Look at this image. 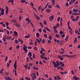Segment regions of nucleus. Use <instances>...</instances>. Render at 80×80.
<instances>
[{
    "label": "nucleus",
    "mask_w": 80,
    "mask_h": 80,
    "mask_svg": "<svg viewBox=\"0 0 80 80\" xmlns=\"http://www.w3.org/2000/svg\"><path fill=\"white\" fill-rule=\"evenodd\" d=\"M53 18H54V17L53 16V15H52L49 18L50 21H52L53 20Z\"/></svg>",
    "instance_id": "f03ea898"
},
{
    "label": "nucleus",
    "mask_w": 80,
    "mask_h": 80,
    "mask_svg": "<svg viewBox=\"0 0 80 80\" xmlns=\"http://www.w3.org/2000/svg\"><path fill=\"white\" fill-rule=\"evenodd\" d=\"M42 43H45V39H43L42 41Z\"/></svg>",
    "instance_id": "5fc2aeb1"
},
{
    "label": "nucleus",
    "mask_w": 80,
    "mask_h": 80,
    "mask_svg": "<svg viewBox=\"0 0 80 80\" xmlns=\"http://www.w3.org/2000/svg\"><path fill=\"white\" fill-rule=\"evenodd\" d=\"M48 8H52V7L51 5H49L48 6Z\"/></svg>",
    "instance_id": "de8ad7c7"
},
{
    "label": "nucleus",
    "mask_w": 80,
    "mask_h": 80,
    "mask_svg": "<svg viewBox=\"0 0 80 80\" xmlns=\"http://www.w3.org/2000/svg\"><path fill=\"white\" fill-rule=\"evenodd\" d=\"M63 42L62 40H61L60 41L59 44L60 45H62L63 44Z\"/></svg>",
    "instance_id": "dca6fc26"
},
{
    "label": "nucleus",
    "mask_w": 80,
    "mask_h": 80,
    "mask_svg": "<svg viewBox=\"0 0 80 80\" xmlns=\"http://www.w3.org/2000/svg\"><path fill=\"white\" fill-rule=\"evenodd\" d=\"M6 15H7L8 14V8L7 6L6 7Z\"/></svg>",
    "instance_id": "20e7f679"
},
{
    "label": "nucleus",
    "mask_w": 80,
    "mask_h": 80,
    "mask_svg": "<svg viewBox=\"0 0 80 80\" xmlns=\"http://www.w3.org/2000/svg\"><path fill=\"white\" fill-rule=\"evenodd\" d=\"M54 32L55 33H58V31H57V29H54Z\"/></svg>",
    "instance_id": "6ab92c4d"
},
{
    "label": "nucleus",
    "mask_w": 80,
    "mask_h": 80,
    "mask_svg": "<svg viewBox=\"0 0 80 80\" xmlns=\"http://www.w3.org/2000/svg\"><path fill=\"white\" fill-rule=\"evenodd\" d=\"M44 37H45V38H47V35L46 34H44Z\"/></svg>",
    "instance_id": "c9c22d12"
},
{
    "label": "nucleus",
    "mask_w": 80,
    "mask_h": 80,
    "mask_svg": "<svg viewBox=\"0 0 80 80\" xmlns=\"http://www.w3.org/2000/svg\"><path fill=\"white\" fill-rule=\"evenodd\" d=\"M68 35H67L65 39V40L66 42L68 40Z\"/></svg>",
    "instance_id": "5701e85b"
},
{
    "label": "nucleus",
    "mask_w": 80,
    "mask_h": 80,
    "mask_svg": "<svg viewBox=\"0 0 80 80\" xmlns=\"http://www.w3.org/2000/svg\"><path fill=\"white\" fill-rule=\"evenodd\" d=\"M28 55L29 56H32V52H29L28 53Z\"/></svg>",
    "instance_id": "c756f323"
},
{
    "label": "nucleus",
    "mask_w": 80,
    "mask_h": 80,
    "mask_svg": "<svg viewBox=\"0 0 80 80\" xmlns=\"http://www.w3.org/2000/svg\"><path fill=\"white\" fill-rule=\"evenodd\" d=\"M10 63H8L7 64V67L8 68V67H9L10 66Z\"/></svg>",
    "instance_id": "603ef678"
},
{
    "label": "nucleus",
    "mask_w": 80,
    "mask_h": 80,
    "mask_svg": "<svg viewBox=\"0 0 80 80\" xmlns=\"http://www.w3.org/2000/svg\"><path fill=\"white\" fill-rule=\"evenodd\" d=\"M78 18H79V16H77L76 19V22H77V21H78Z\"/></svg>",
    "instance_id": "a878e982"
},
{
    "label": "nucleus",
    "mask_w": 80,
    "mask_h": 80,
    "mask_svg": "<svg viewBox=\"0 0 80 80\" xmlns=\"http://www.w3.org/2000/svg\"><path fill=\"white\" fill-rule=\"evenodd\" d=\"M5 78L6 80H12V79L11 78H10L9 77H5Z\"/></svg>",
    "instance_id": "1a4fd4ad"
},
{
    "label": "nucleus",
    "mask_w": 80,
    "mask_h": 80,
    "mask_svg": "<svg viewBox=\"0 0 80 80\" xmlns=\"http://www.w3.org/2000/svg\"><path fill=\"white\" fill-rule=\"evenodd\" d=\"M48 42L49 43V44H50V43H51V41L48 40Z\"/></svg>",
    "instance_id": "8fccbe9b"
},
{
    "label": "nucleus",
    "mask_w": 80,
    "mask_h": 80,
    "mask_svg": "<svg viewBox=\"0 0 80 80\" xmlns=\"http://www.w3.org/2000/svg\"><path fill=\"white\" fill-rule=\"evenodd\" d=\"M34 15H35V17L37 19L40 20V17H39L37 16V15L35 14V13H34Z\"/></svg>",
    "instance_id": "39448f33"
},
{
    "label": "nucleus",
    "mask_w": 80,
    "mask_h": 80,
    "mask_svg": "<svg viewBox=\"0 0 80 80\" xmlns=\"http://www.w3.org/2000/svg\"><path fill=\"white\" fill-rule=\"evenodd\" d=\"M56 63H57L56 64V66L57 67H58L59 66V61H56Z\"/></svg>",
    "instance_id": "2eb2a0df"
},
{
    "label": "nucleus",
    "mask_w": 80,
    "mask_h": 80,
    "mask_svg": "<svg viewBox=\"0 0 80 80\" xmlns=\"http://www.w3.org/2000/svg\"><path fill=\"white\" fill-rule=\"evenodd\" d=\"M36 35L37 37H40V34L38 32L36 33Z\"/></svg>",
    "instance_id": "4be33fe9"
},
{
    "label": "nucleus",
    "mask_w": 80,
    "mask_h": 80,
    "mask_svg": "<svg viewBox=\"0 0 80 80\" xmlns=\"http://www.w3.org/2000/svg\"><path fill=\"white\" fill-rule=\"evenodd\" d=\"M33 78H34V79L37 78V77L35 76V75H33Z\"/></svg>",
    "instance_id": "338daca9"
},
{
    "label": "nucleus",
    "mask_w": 80,
    "mask_h": 80,
    "mask_svg": "<svg viewBox=\"0 0 80 80\" xmlns=\"http://www.w3.org/2000/svg\"><path fill=\"white\" fill-rule=\"evenodd\" d=\"M0 10L1 11V12H3V11H5V10L2 9V8H0Z\"/></svg>",
    "instance_id": "cd10ccee"
},
{
    "label": "nucleus",
    "mask_w": 80,
    "mask_h": 80,
    "mask_svg": "<svg viewBox=\"0 0 80 80\" xmlns=\"http://www.w3.org/2000/svg\"><path fill=\"white\" fill-rule=\"evenodd\" d=\"M66 56L67 57H69V58H72V57H75V55H72V56H68V55H66Z\"/></svg>",
    "instance_id": "9d476101"
},
{
    "label": "nucleus",
    "mask_w": 80,
    "mask_h": 80,
    "mask_svg": "<svg viewBox=\"0 0 80 80\" xmlns=\"http://www.w3.org/2000/svg\"><path fill=\"white\" fill-rule=\"evenodd\" d=\"M5 25L6 26H8L9 25V23H8V22H7L5 23Z\"/></svg>",
    "instance_id": "a19ab883"
},
{
    "label": "nucleus",
    "mask_w": 80,
    "mask_h": 80,
    "mask_svg": "<svg viewBox=\"0 0 80 80\" xmlns=\"http://www.w3.org/2000/svg\"><path fill=\"white\" fill-rule=\"evenodd\" d=\"M49 40H52V36H49Z\"/></svg>",
    "instance_id": "58836bf2"
},
{
    "label": "nucleus",
    "mask_w": 80,
    "mask_h": 80,
    "mask_svg": "<svg viewBox=\"0 0 80 80\" xmlns=\"http://www.w3.org/2000/svg\"><path fill=\"white\" fill-rule=\"evenodd\" d=\"M41 50L42 52H45V49L43 48H42Z\"/></svg>",
    "instance_id": "72a5a7b5"
},
{
    "label": "nucleus",
    "mask_w": 80,
    "mask_h": 80,
    "mask_svg": "<svg viewBox=\"0 0 80 80\" xmlns=\"http://www.w3.org/2000/svg\"><path fill=\"white\" fill-rule=\"evenodd\" d=\"M64 66H65V64H64V63H62L61 64V67H64Z\"/></svg>",
    "instance_id": "e2e57ef3"
},
{
    "label": "nucleus",
    "mask_w": 80,
    "mask_h": 80,
    "mask_svg": "<svg viewBox=\"0 0 80 80\" xmlns=\"http://www.w3.org/2000/svg\"><path fill=\"white\" fill-rule=\"evenodd\" d=\"M28 49H32V48L31 47H28Z\"/></svg>",
    "instance_id": "052dcab7"
},
{
    "label": "nucleus",
    "mask_w": 80,
    "mask_h": 80,
    "mask_svg": "<svg viewBox=\"0 0 80 80\" xmlns=\"http://www.w3.org/2000/svg\"><path fill=\"white\" fill-rule=\"evenodd\" d=\"M3 70H2V71L0 70V73H1V74L3 73L4 74V72H3Z\"/></svg>",
    "instance_id": "c03bdc74"
},
{
    "label": "nucleus",
    "mask_w": 80,
    "mask_h": 80,
    "mask_svg": "<svg viewBox=\"0 0 80 80\" xmlns=\"http://www.w3.org/2000/svg\"><path fill=\"white\" fill-rule=\"evenodd\" d=\"M55 7H57V8H59V9H60V6L58 5H57L55 6Z\"/></svg>",
    "instance_id": "e433bc0d"
},
{
    "label": "nucleus",
    "mask_w": 80,
    "mask_h": 80,
    "mask_svg": "<svg viewBox=\"0 0 80 80\" xmlns=\"http://www.w3.org/2000/svg\"><path fill=\"white\" fill-rule=\"evenodd\" d=\"M33 58H35V54H34V53H33Z\"/></svg>",
    "instance_id": "13d9d810"
},
{
    "label": "nucleus",
    "mask_w": 80,
    "mask_h": 80,
    "mask_svg": "<svg viewBox=\"0 0 80 80\" xmlns=\"http://www.w3.org/2000/svg\"><path fill=\"white\" fill-rule=\"evenodd\" d=\"M51 1L52 3V5H54L55 1V0H51Z\"/></svg>",
    "instance_id": "bb28decb"
},
{
    "label": "nucleus",
    "mask_w": 80,
    "mask_h": 80,
    "mask_svg": "<svg viewBox=\"0 0 80 80\" xmlns=\"http://www.w3.org/2000/svg\"><path fill=\"white\" fill-rule=\"evenodd\" d=\"M12 22H14V23H17V21L16 20H12Z\"/></svg>",
    "instance_id": "4c0bfd02"
},
{
    "label": "nucleus",
    "mask_w": 80,
    "mask_h": 80,
    "mask_svg": "<svg viewBox=\"0 0 80 80\" xmlns=\"http://www.w3.org/2000/svg\"><path fill=\"white\" fill-rule=\"evenodd\" d=\"M17 61H15L14 65V68L16 70H17Z\"/></svg>",
    "instance_id": "7ed1b4c3"
},
{
    "label": "nucleus",
    "mask_w": 80,
    "mask_h": 80,
    "mask_svg": "<svg viewBox=\"0 0 80 80\" xmlns=\"http://www.w3.org/2000/svg\"><path fill=\"white\" fill-rule=\"evenodd\" d=\"M4 11H1V15H4Z\"/></svg>",
    "instance_id": "7c9ffc66"
},
{
    "label": "nucleus",
    "mask_w": 80,
    "mask_h": 80,
    "mask_svg": "<svg viewBox=\"0 0 80 80\" xmlns=\"http://www.w3.org/2000/svg\"><path fill=\"white\" fill-rule=\"evenodd\" d=\"M72 11H73L74 12H76V10L75 8L73 9Z\"/></svg>",
    "instance_id": "864d4df0"
},
{
    "label": "nucleus",
    "mask_w": 80,
    "mask_h": 80,
    "mask_svg": "<svg viewBox=\"0 0 80 80\" xmlns=\"http://www.w3.org/2000/svg\"><path fill=\"white\" fill-rule=\"evenodd\" d=\"M7 60H8V57L7 56H6V58L5 59V61L7 62Z\"/></svg>",
    "instance_id": "79ce46f5"
},
{
    "label": "nucleus",
    "mask_w": 80,
    "mask_h": 80,
    "mask_svg": "<svg viewBox=\"0 0 80 80\" xmlns=\"http://www.w3.org/2000/svg\"><path fill=\"white\" fill-rule=\"evenodd\" d=\"M21 2H24L25 3L26 2V1L25 0H22L21 1Z\"/></svg>",
    "instance_id": "ea45409f"
},
{
    "label": "nucleus",
    "mask_w": 80,
    "mask_h": 80,
    "mask_svg": "<svg viewBox=\"0 0 80 80\" xmlns=\"http://www.w3.org/2000/svg\"><path fill=\"white\" fill-rule=\"evenodd\" d=\"M12 38V37L11 36L7 37V39H8V40H10V39H11Z\"/></svg>",
    "instance_id": "2f4dec72"
},
{
    "label": "nucleus",
    "mask_w": 80,
    "mask_h": 80,
    "mask_svg": "<svg viewBox=\"0 0 80 80\" xmlns=\"http://www.w3.org/2000/svg\"><path fill=\"white\" fill-rule=\"evenodd\" d=\"M44 24L45 25H47V21L46 20H44L43 21Z\"/></svg>",
    "instance_id": "b1692460"
},
{
    "label": "nucleus",
    "mask_w": 80,
    "mask_h": 80,
    "mask_svg": "<svg viewBox=\"0 0 80 80\" xmlns=\"http://www.w3.org/2000/svg\"><path fill=\"white\" fill-rule=\"evenodd\" d=\"M54 79H55V80H57V79L58 80H59L60 79H61V78L59 76H57V77H54Z\"/></svg>",
    "instance_id": "f257e3e1"
},
{
    "label": "nucleus",
    "mask_w": 80,
    "mask_h": 80,
    "mask_svg": "<svg viewBox=\"0 0 80 80\" xmlns=\"http://www.w3.org/2000/svg\"><path fill=\"white\" fill-rule=\"evenodd\" d=\"M72 17H71V18L72 19V18H74V17L73 16V15H71Z\"/></svg>",
    "instance_id": "69168bd1"
},
{
    "label": "nucleus",
    "mask_w": 80,
    "mask_h": 80,
    "mask_svg": "<svg viewBox=\"0 0 80 80\" xmlns=\"http://www.w3.org/2000/svg\"><path fill=\"white\" fill-rule=\"evenodd\" d=\"M46 11L47 13H50L51 12V9H46Z\"/></svg>",
    "instance_id": "6e6552de"
},
{
    "label": "nucleus",
    "mask_w": 80,
    "mask_h": 80,
    "mask_svg": "<svg viewBox=\"0 0 80 80\" xmlns=\"http://www.w3.org/2000/svg\"><path fill=\"white\" fill-rule=\"evenodd\" d=\"M55 36L56 37H57V38H59V37H60V35L59 34H56Z\"/></svg>",
    "instance_id": "393cba45"
},
{
    "label": "nucleus",
    "mask_w": 80,
    "mask_h": 80,
    "mask_svg": "<svg viewBox=\"0 0 80 80\" xmlns=\"http://www.w3.org/2000/svg\"><path fill=\"white\" fill-rule=\"evenodd\" d=\"M30 35L29 34L28 36H26L25 37V38H30Z\"/></svg>",
    "instance_id": "aec40b11"
},
{
    "label": "nucleus",
    "mask_w": 80,
    "mask_h": 80,
    "mask_svg": "<svg viewBox=\"0 0 80 80\" xmlns=\"http://www.w3.org/2000/svg\"><path fill=\"white\" fill-rule=\"evenodd\" d=\"M37 47H34V50H35L36 51H37Z\"/></svg>",
    "instance_id": "49530a36"
},
{
    "label": "nucleus",
    "mask_w": 80,
    "mask_h": 80,
    "mask_svg": "<svg viewBox=\"0 0 80 80\" xmlns=\"http://www.w3.org/2000/svg\"><path fill=\"white\" fill-rule=\"evenodd\" d=\"M38 31H39L40 33H41L42 32V29H41V28H40L39 29Z\"/></svg>",
    "instance_id": "a18cd8bd"
},
{
    "label": "nucleus",
    "mask_w": 80,
    "mask_h": 80,
    "mask_svg": "<svg viewBox=\"0 0 80 80\" xmlns=\"http://www.w3.org/2000/svg\"><path fill=\"white\" fill-rule=\"evenodd\" d=\"M70 24V21H69V22H68V27L69 29V30H71V28H70V24Z\"/></svg>",
    "instance_id": "9b49d317"
},
{
    "label": "nucleus",
    "mask_w": 80,
    "mask_h": 80,
    "mask_svg": "<svg viewBox=\"0 0 80 80\" xmlns=\"http://www.w3.org/2000/svg\"><path fill=\"white\" fill-rule=\"evenodd\" d=\"M52 64L54 65L55 68H57V64H56V62L54 61H52Z\"/></svg>",
    "instance_id": "0eeeda50"
},
{
    "label": "nucleus",
    "mask_w": 80,
    "mask_h": 80,
    "mask_svg": "<svg viewBox=\"0 0 80 80\" xmlns=\"http://www.w3.org/2000/svg\"><path fill=\"white\" fill-rule=\"evenodd\" d=\"M36 40L37 42H38V43H40L41 42H42V39L40 38L39 40V39H38V38H37Z\"/></svg>",
    "instance_id": "ddd939ff"
},
{
    "label": "nucleus",
    "mask_w": 80,
    "mask_h": 80,
    "mask_svg": "<svg viewBox=\"0 0 80 80\" xmlns=\"http://www.w3.org/2000/svg\"><path fill=\"white\" fill-rule=\"evenodd\" d=\"M14 36H15V37H18V32H17L15 31L14 32Z\"/></svg>",
    "instance_id": "423d86ee"
},
{
    "label": "nucleus",
    "mask_w": 80,
    "mask_h": 80,
    "mask_svg": "<svg viewBox=\"0 0 80 80\" xmlns=\"http://www.w3.org/2000/svg\"><path fill=\"white\" fill-rule=\"evenodd\" d=\"M33 68L34 70H38V68L35 67V66L33 67Z\"/></svg>",
    "instance_id": "a211bd4d"
},
{
    "label": "nucleus",
    "mask_w": 80,
    "mask_h": 80,
    "mask_svg": "<svg viewBox=\"0 0 80 80\" xmlns=\"http://www.w3.org/2000/svg\"><path fill=\"white\" fill-rule=\"evenodd\" d=\"M28 60H29V58L28 57L27 58V62H28Z\"/></svg>",
    "instance_id": "4d7b16f0"
},
{
    "label": "nucleus",
    "mask_w": 80,
    "mask_h": 80,
    "mask_svg": "<svg viewBox=\"0 0 80 80\" xmlns=\"http://www.w3.org/2000/svg\"><path fill=\"white\" fill-rule=\"evenodd\" d=\"M15 42L16 43H18V40L15 39Z\"/></svg>",
    "instance_id": "473e14b6"
},
{
    "label": "nucleus",
    "mask_w": 80,
    "mask_h": 80,
    "mask_svg": "<svg viewBox=\"0 0 80 80\" xmlns=\"http://www.w3.org/2000/svg\"><path fill=\"white\" fill-rule=\"evenodd\" d=\"M45 29H46L48 32H51L50 29H49V28H45Z\"/></svg>",
    "instance_id": "412c9836"
},
{
    "label": "nucleus",
    "mask_w": 80,
    "mask_h": 80,
    "mask_svg": "<svg viewBox=\"0 0 80 80\" xmlns=\"http://www.w3.org/2000/svg\"><path fill=\"white\" fill-rule=\"evenodd\" d=\"M14 25H15L16 27H18V28H20V25H19L18 23H16L15 24H14Z\"/></svg>",
    "instance_id": "4468645a"
},
{
    "label": "nucleus",
    "mask_w": 80,
    "mask_h": 80,
    "mask_svg": "<svg viewBox=\"0 0 80 80\" xmlns=\"http://www.w3.org/2000/svg\"><path fill=\"white\" fill-rule=\"evenodd\" d=\"M53 28L55 30V29H56V28H57V27L56 26H54L53 27Z\"/></svg>",
    "instance_id": "3c124183"
},
{
    "label": "nucleus",
    "mask_w": 80,
    "mask_h": 80,
    "mask_svg": "<svg viewBox=\"0 0 80 80\" xmlns=\"http://www.w3.org/2000/svg\"><path fill=\"white\" fill-rule=\"evenodd\" d=\"M43 31L44 33H47V31H46V30L45 29H43Z\"/></svg>",
    "instance_id": "09e8293b"
},
{
    "label": "nucleus",
    "mask_w": 80,
    "mask_h": 80,
    "mask_svg": "<svg viewBox=\"0 0 80 80\" xmlns=\"http://www.w3.org/2000/svg\"><path fill=\"white\" fill-rule=\"evenodd\" d=\"M75 15H79V13H78L77 12H75Z\"/></svg>",
    "instance_id": "6e6d98bb"
},
{
    "label": "nucleus",
    "mask_w": 80,
    "mask_h": 80,
    "mask_svg": "<svg viewBox=\"0 0 80 80\" xmlns=\"http://www.w3.org/2000/svg\"><path fill=\"white\" fill-rule=\"evenodd\" d=\"M62 57V56H61L58 55V58H60Z\"/></svg>",
    "instance_id": "680f3d73"
},
{
    "label": "nucleus",
    "mask_w": 80,
    "mask_h": 80,
    "mask_svg": "<svg viewBox=\"0 0 80 80\" xmlns=\"http://www.w3.org/2000/svg\"><path fill=\"white\" fill-rule=\"evenodd\" d=\"M24 78L27 79V80H31L30 78H28L27 77H24Z\"/></svg>",
    "instance_id": "c85d7f7f"
},
{
    "label": "nucleus",
    "mask_w": 80,
    "mask_h": 80,
    "mask_svg": "<svg viewBox=\"0 0 80 80\" xmlns=\"http://www.w3.org/2000/svg\"><path fill=\"white\" fill-rule=\"evenodd\" d=\"M71 1H72V3H73L75 2V0H71Z\"/></svg>",
    "instance_id": "bf43d9fd"
},
{
    "label": "nucleus",
    "mask_w": 80,
    "mask_h": 80,
    "mask_svg": "<svg viewBox=\"0 0 80 80\" xmlns=\"http://www.w3.org/2000/svg\"><path fill=\"white\" fill-rule=\"evenodd\" d=\"M77 38H75V39L74 40V42L75 43H77Z\"/></svg>",
    "instance_id": "f3484780"
},
{
    "label": "nucleus",
    "mask_w": 80,
    "mask_h": 80,
    "mask_svg": "<svg viewBox=\"0 0 80 80\" xmlns=\"http://www.w3.org/2000/svg\"><path fill=\"white\" fill-rule=\"evenodd\" d=\"M60 17H59L57 18V21L58 22H59L60 20Z\"/></svg>",
    "instance_id": "f704fd0d"
},
{
    "label": "nucleus",
    "mask_w": 80,
    "mask_h": 80,
    "mask_svg": "<svg viewBox=\"0 0 80 80\" xmlns=\"http://www.w3.org/2000/svg\"><path fill=\"white\" fill-rule=\"evenodd\" d=\"M39 24H40V25H41V26L42 27H43V24H42V23L41 22H40Z\"/></svg>",
    "instance_id": "37998d69"
},
{
    "label": "nucleus",
    "mask_w": 80,
    "mask_h": 80,
    "mask_svg": "<svg viewBox=\"0 0 80 80\" xmlns=\"http://www.w3.org/2000/svg\"><path fill=\"white\" fill-rule=\"evenodd\" d=\"M73 78L75 79V80H78L79 79V78L77 77L76 76H74L73 77Z\"/></svg>",
    "instance_id": "f8f14e48"
},
{
    "label": "nucleus",
    "mask_w": 80,
    "mask_h": 80,
    "mask_svg": "<svg viewBox=\"0 0 80 80\" xmlns=\"http://www.w3.org/2000/svg\"><path fill=\"white\" fill-rule=\"evenodd\" d=\"M60 60H61V61H63V58H62V57H61L60 58Z\"/></svg>",
    "instance_id": "0e129e2a"
},
{
    "label": "nucleus",
    "mask_w": 80,
    "mask_h": 80,
    "mask_svg": "<svg viewBox=\"0 0 80 80\" xmlns=\"http://www.w3.org/2000/svg\"><path fill=\"white\" fill-rule=\"evenodd\" d=\"M6 31L7 32V33L8 34V35H9V32L8 31V30H6Z\"/></svg>",
    "instance_id": "774afa93"
}]
</instances>
